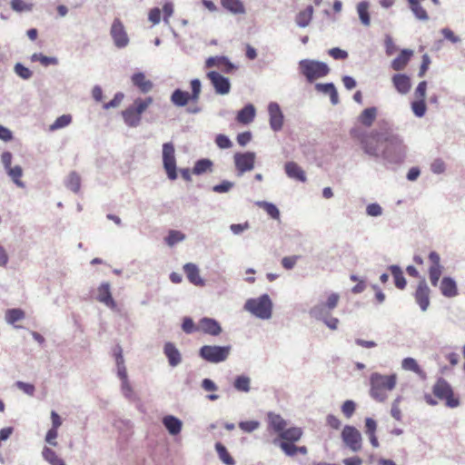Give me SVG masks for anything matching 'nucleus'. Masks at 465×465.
I'll return each instance as SVG.
<instances>
[{
	"label": "nucleus",
	"instance_id": "54",
	"mask_svg": "<svg viewBox=\"0 0 465 465\" xmlns=\"http://www.w3.org/2000/svg\"><path fill=\"white\" fill-rule=\"evenodd\" d=\"M182 329L187 334L199 331L198 324L196 325L190 317L183 318Z\"/></svg>",
	"mask_w": 465,
	"mask_h": 465
},
{
	"label": "nucleus",
	"instance_id": "11",
	"mask_svg": "<svg viewBox=\"0 0 465 465\" xmlns=\"http://www.w3.org/2000/svg\"><path fill=\"white\" fill-rule=\"evenodd\" d=\"M111 36L114 45L118 48L125 47L129 43V38L124 26L119 18H115L112 24L110 30Z\"/></svg>",
	"mask_w": 465,
	"mask_h": 465
},
{
	"label": "nucleus",
	"instance_id": "22",
	"mask_svg": "<svg viewBox=\"0 0 465 465\" xmlns=\"http://www.w3.org/2000/svg\"><path fill=\"white\" fill-rule=\"evenodd\" d=\"M395 89L401 94L409 93L411 87V79L403 74H396L391 78Z\"/></svg>",
	"mask_w": 465,
	"mask_h": 465
},
{
	"label": "nucleus",
	"instance_id": "25",
	"mask_svg": "<svg viewBox=\"0 0 465 465\" xmlns=\"http://www.w3.org/2000/svg\"><path fill=\"white\" fill-rule=\"evenodd\" d=\"M268 425L278 435L286 428V420L279 414L272 412L268 413Z\"/></svg>",
	"mask_w": 465,
	"mask_h": 465
},
{
	"label": "nucleus",
	"instance_id": "38",
	"mask_svg": "<svg viewBox=\"0 0 465 465\" xmlns=\"http://www.w3.org/2000/svg\"><path fill=\"white\" fill-rule=\"evenodd\" d=\"M339 301L340 295L338 293L332 292L327 297V301L323 304L318 307H314L312 312H318L323 309H328L329 311L333 310L338 305Z\"/></svg>",
	"mask_w": 465,
	"mask_h": 465
},
{
	"label": "nucleus",
	"instance_id": "31",
	"mask_svg": "<svg viewBox=\"0 0 465 465\" xmlns=\"http://www.w3.org/2000/svg\"><path fill=\"white\" fill-rule=\"evenodd\" d=\"M163 423L172 435H177L181 432L182 430V421L172 415L165 416L163 419Z\"/></svg>",
	"mask_w": 465,
	"mask_h": 465
},
{
	"label": "nucleus",
	"instance_id": "44",
	"mask_svg": "<svg viewBox=\"0 0 465 465\" xmlns=\"http://www.w3.org/2000/svg\"><path fill=\"white\" fill-rule=\"evenodd\" d=\"M213 163L209 159L198 160L193 169V173L196 175L203 174L206 172L212 171Z\"/></svg>",
	"mask_w": 465,
	"mask_h": 465
},
{
	"label": "nucleus",
	"instance_id": "46",
	"mask_svg": "<svg viewBox=\"0 0 465 465\" xmlns=\"http://www.w3.org/2000/svg\"><path fill=\"white\" fill-rule=\"evenodd\" d=\"M25 317V313L21 309H10L5 312L6 322L10 324H14L16 322L23 320Z\"/></svg>",
	"mask_w": 465,
	"mask_h": 465
},
{
	"label": "nucleus",
	"instance_id": "50",
	"mask_svg": "<svg viewBox=\"0 0 465 465\" xmlns=\"http://www.w3.org/2000/svg\"><path fill=\"white\" fill-rule=\"evenodd\" d=\"M184 239V234L179 231L171 230L168 233V236L165 238V242L169 246H173L175 243L183 241Z\"/></svg>",
	"mask_w": 465,
	"mask_h": 465
},
{
	"label": "nucleus",
	"instance_id": "62",
	"mask_svg": "<svg viewBox=\"0 0 465 465\" xmlns=\"http://www.w3.org/2000/svg\"><path fill=\"white\" fill-rule=\"evenodd\" d=\"M430 64V56L425 54L422 55V62H421V64H420V71H419V76L420 77H423L426 74V72L428 71L429 69V66Z\"/></svg>",
	"mask_w": 465,
	"mask_h": 465
},
{
	"label": "nucleus",
	"instance_id": "42",
	"mask_svg": "<svg viewBox=\"0 0 465 465\" xmlns=\"http://www.w3.org/2000/svg\"><path fill=\"white\" fill-rule=\"evenodd\" d=\"M390 270L394 278L395 286L398 289L403 290L406 287V280L401 268L396 265H392Z\"/></svg>",
	"mask_w": 465,
	"mask_h": 465
},
{
	"label": "nucleus",
	"instance_id": "57",
	"mask_svg": "<svg viewBox=\"0 0 465 465\" xmlns=\"http://www.w3.org/2000/svg\"><path fill=\"white\" fill-rule=\"evenodd\" d=\"M124 94L123 93H117L115 94L114 97L108 103H105L103 107L105 110H108L110 108H115L118 107L122 101L124 100Z\"/></svg>",
	"mask_w": 465,
	"mask_h": 465
},
{
	"label": "nucleus",
	"instance_id": "16",
	"mask_svg": "<svg viewBox=\"0 0 465 465\" xmlns=\"http://www.w3.org/2000/svg\"><path fill=\"white\" fill-rule=\"evenodd\" d=\"M199 331L212 335L218 336L222 332V327L220 323L212 318L203 317L198 322Z\"/></svg>",
	"mask_w": 465,
	"mask_h": 465
},
{
	"label": "nucleus",
	"instance_id": "36",
	"mask_svg": "<svg viewBox=\"0 0 465 465\" xmlns=\"http://www.w3.org/2000/svg\"><path fill=\"white\" fill-rule=\"evenodd\" d=\"M422 0H408L409 5L414 15L422 21L429 19L426 10L420 5Z\"/></svg>",
	"mask_w": 465,
	"mask_h": 465
},
{
	"label": "nucleus",
	"instance_id": "48",
	"mask_svg": "<svg viewBox=\"0 0 465 465\" xmlns=\"http://www.w3.org/2000/svg\"><path fill=\"white\" fill-rule=\"evenodd\" d=\"M257 204L258 206L262 208L272 219L280 218V212L273 203L267 202H259L257 203Z\"/></svg>",
	"mask_w": 465,
	"mask_h": 465
},
{
	"label": "nucleus",
	"instance_id": "39",
	"mask_svg": "<svg viewBox=\"0 0 465 465\" xmlns=\"http://www.w3.org/2000/svg\"><path fill=\"white\" fill-rule=\"evenodd\" d=\"M402 368L407 371H411L418 374L422 379L426 378V373L421 370V368L419 366L416 360L413 358H406L402 361L401 364Z\"/></svg>",
	"mask_w": 465,
	"mask_h": 465
},
{
	"label": "nucleus",
	"instance_id": "30",
	"mask_svg": "<svg viewBox=\"0 0 465 465\" xmlns=\"http://www.w3.org/2000/svg\"><path fill=\"white\" fill-rule=\"evenodd\" d=\"M440 292L446 297H454L458 294L457 285L454 280L444 277L440 282Z\"/></svg>",
	"mask_w": 465,
	"mask_h": 465
},
{
	"label": "nucleus",
	"instance_id": "63",
	"mask_svg": "<svg viewBox=\"0 0 465 465\" xmlns=\"http://www.w3.org/2000/svg\"><path fill=\"white\" fill-rule=\"evenodd\" d=\"M426 90H427V82L426 81H421L416 90H415V96L417 97V99H422V100H425V96H426Z\"/></svg>",
	"mask_w": 465,
	"mask_h": 465
},
{
	"label": "nucleus",
	"instance_id": "26",
	"mask_svg": "<svg viewBox=\"0 0 465 465\" xmlns=\"http://www.w3.org/2000/svg\"><path fill=\"white\" fill-rule=\"evenodd\" d=\"M223 8L233 15L245 14V6L241 0H221Z\"/></svg>",
	"mask_w": 465,
	"mask_h": 465
},
{
	"label": "nucleus",
	"instance_id": "27",
	"mask_svg": "<svg viewBox=\"0 0 465 465\" xmlns=\"http://www.w3.org/2000/svg\"><path fill=\"white\" fill-rule=\"evenodd\" d=\"M378 110L376 107L364 109L358 117L359 122L365 127H371L376 120Z\"/></svg>",
	"mask_w": 465,
	"mask_h": 465
},
{
	"label": "nucleus",
	"instance_id": "7",
	"mask_svg": "<svg viewBox=\"0 0 465 465\" xmlns=\"http://www.w3.org/2000/svg\"><path fill=\"white\" fill-rule=\"evenodd\" d=\"M302 74L309 82H313L318 78L327 75L330 72L328 65L322 62L313 60H302L299 63Z\"/></svg>",
	"mask_w": 465,
	"mask_h": 465
},
{
	"label": "nucleus",
	"instance_id": "12",
	"mask_svg": "<svg viewBox=\"0 0 465 465\" xmlns=\"http://www.w3.org/2000/svg\"><path fill=\"white\" fill-rule=\"evenodd\" d=\"M235 167L240 173L251 171L254 167L255 153L252 152L237 153L234 154Z\"/></svg>",
	"mask_w": 465,
	"mask_h": 465
},
{
	"label": "nucleus",
	"instance_id": "28",
	"mask_svg": "<svg viewBox=\"0 0 465 465\" xmlns=\"http://www.w3.org/2000/svg\"><path fill=\"white\" fill-rule=\"evenodd\" d=\"M278 444L287 456L292 457L295 456L297 453L306 455L308 452V450L305 446L297 447L294 445V442L280 441Z\"/></svg>",
	"mask_w": 465,
	"mask_h": 465
},
{
	"label": "nucleus",
	"instance_id": "17",
	"mask_svg": "<svg viewBox=\"0 0 465 465\" xmlns=\"http://www.w3.org/2000/svg\"><path fill=\"white\" fill-rule=\"evenodd\" d=\"M270 125L273 131H279L283 125V115L278 104L271 103L268 106Z\"/></svg>",
	"mask_w": 465,
	"mask_h": 465
},
{
	"label": "nucleus",
	"instance_id": "56",
	"mask_svg": "<svg viewBox=\"0 0 465 465\" xmlns=\"http://www.w3.org/2000/svg\"><path fill=\"white\" fill-rule=\"evenodd\" d=\"M355 403L352 401L348 400L341 405V411L346 418H351L355 411Z\"/></svg>",
	"mask_w": 465,
	"mask_h": 465
},
{
	"label": "nucleus",
	"instance_id": "14",
	"mask_svg": "<svg viewBox=\"0 0 465 465\" xmlns=\"http://www.w3.org/2000/svg\"><path fill=\"white\" fill-rule=\"evenodd\" d=\"M429 259L431 263L429 269L430 281L433 286H437L442 273L440 258L436 252H430L429 254Z\"/></svg>",
	"mask_w": 465,
	"mask_h": 465
},
{
	"label": "nucleus",
	"instance_id": "4",
	"mask_svg": "<svg viewBox=\"0 0 465 465\" xmlns=\"http://www.w3.org/2000/svg\"><path fill=\"white\" fill-rule=\"evenodd\" d=\"M192 94L188 92L183 91L181 89H176L173 92L171 95V102L179 107L185 106L189 102L197 103L200 99V94L202 91V84L199 79H193L190 82Z\"/></svg>",
	"mask_w": 465,
	"mask_h": 465
},
{
	"label": "nucleus",
	"instance_id": "13",
	"mask_svg": "<svg viewBox=\"0 0 465 465\" xmlns=\"http://www.w3.org/2000/svg\"><path fill=\"white\" fill-rule=\"evenodd\" d=\"M207 77L213 85L216 94H227L230 92L231 84L228 78L223 76L221 74L215 71L207 73Z\"/></svg>",
	"mask_w": 465,
	"mask_h": 465
},
{
	"label": "nucleus",
	"instance_id": "3",
	"mask_svg": "<svg viewBox=\"0 0 465 465\" xmlns=\"http://www.w3.org/2000/svg\"><path fill=\"white\" fill-rule=\"evenodd\" d=\"M153 103V98L152 96L145 98L138 97L134 99L133 104L122 112V116L124 123L129 127L138 126L142 120V114L149 108Z\"/></svg>",
	"mask_w": 465,
	"mask_h": 465
},
{
	"label": "nucleus",
	"instance_id": "55",
	"mask_svg": "<svg viewBox=\"0 0 465 465\" xmlns=\"http://www.w3.org/2000/svg\"><path fill=\"white\" fill-rule=\"evenodd\" d=\"M11 7L16 12L32 10V5L25 3L24 0H12Z\"/></svg>",
	"mask_w": 465,
	"mask_h": 465
},
{
	"label": "nucleus",
	"instance_id": "35",
	"mask_svg": "<svg viewBox=\"0 0 465 465\" xmlns=\"http://www.w3.org/2000/svg\"><path fill=\"white\" fill-rule=\"evenodd\" d=\"M313 7L308 5L304 10L300 11L296 15L295 21L300 27H306L312 21Z\"/></svg>",
	"mask_w": 465,
	"mask_h": 465
},
{
	"label": "nucleus",
	"instance_id": "43",
	"mask_svg": "<svg viewBox=\"0 0 465 465\" xmlns=\"http://www.w3.org/2000/svg\"><path fill=\"white\" fill-rule=\"evenodd\" d=\"M43 457L51 465H65L64 461L50 448L45 447L43 450Z\"/></svg>",
	"mask_w": 465,
	"mask_h": 465
},
{
	"label": "nucleus",
	"instance_id": "15",
	"mask_svg": "<svg viewBox=\"0 0 465 465\" xmlns=\"http://www.w3.org/2000/svg\"><path fill=\"white\" fill-rule=\"evenodd\" d=\"M430 290L425 281L422 280L420 282L415 291L414 298L423 312L426 311L430 305Z\"/></svg>",
	"mask_w": 465,
	"mask_h": 465
},
{
	"label": "nucleus",
	"instance_id": "23",
	"mask_svg": "<svg viewBox=\"0 0 465 465\" xmlns=\"http://www.w3.org/2000/svg\"><path fill=\"white\" fill-rule=\"evenodd\" d=\"M163 352L168 362L172 367H175L182 361V356L179 350L172 342H166L163 347Z\"/></svg>",
	"mask_w": 465,
	"mask_h": 465
},
{
	"label": "nucleus",
	"instance_id": "29",
	"mask_svg": "<svg viewBox=\"0 0 465 465\" xmlns=\"http://www.w3.org/2000/svg\"><path fill=\"white\" fill-rule=\"evenodd\" d=\"M285 172L291 178L296 179L301 182L306 181L304 171L294 162H288L285 164Z\"/></svg>",
	"mask_w": 465,
	"mask_h": 465
},
{
	"label": "nucleus",
	"instance_id": "41",
	"mask_svg": "<svg viewBox=\"0 0 465 465\" xmlns=\"http://www.w3.org/2000/svg\"><path fill=\"white\" fill-rule=\"evenodd\" d=\"M66 187L74 193H78L81 188V177L76 172H71L65 182Z\"/></svg>",
	"mask_w": 465,
	"mask_h": 465
},
{
	"label": "nucleus",
	"instance_id": "1",
	"mask_svg": "<svg viewBox=\"0 0 465 465\" xmlns=\"http://www.w3.org/2000/svg\"><path fill=\"white\" fill-rule=\"evenodd\" d=\"M350 135L360 143L363 152L371 157H381L394 163H401L405 157L406 145L403 140L387 123L371 132L354 127L350 130Z\"/></svg>",
	"mask_w": 465,
	"mask_h": 465
},
{
	"label": "nucleus",
	"instance_id": "2",
	"mask_svg": "<svg viewBox=\"0 0 465 465\" xmlns=\"http://www.w3.org/2000/svg\"><path fill=\"white\" fill-rule=\"evenodd\" d=\"M371 395L378 401H384L387 399V392L395 388L397 382L396 374L381 375L372 373L370 379Z\"/></svg>",
	"mask_w": 465,
	"mask_h": 465
},
{
	"label": "nucleus",
	"instance_id": "8",
	"mask_svg": "<svg viewBox=\"0 0 465 465\" xmlns=\"http://www.w3.org/2000/svg\"><path fill=\"white\" fill-rule=\"evenodd\" d=\"M230 350V346L204 345L200 349V356L209 362L217 363L228 358Z\"/></svg>",
	"mask_w": 465,
	"mask_h": 465
},
{
	"label": "nucleus",
	"instance_id": "33",
	"mask_svg": "<svg viewBox=\"0 0 465 465\" xmlns=\"http://www.w3.org/2000/svg\"><path fill=\"white\" fill-rule=\"evenodd\" d=\"M255 116V108L252 104L244 106L238 112L237 121L241 124H247L253 121Z\"/></svg>",
	"mask_w": 465,
	"mask_h": 465
},
{
	"label": "nucleus",
	"instance_id": "34",
	"mask_svg": "<svg viewBox=\"0 0 465 465\" xmlns=\"http://www.w3.org/2000/svg\"><path fill=\"white\" fill-rule=\"evenodd\" d=\"M315 88L317 91L328 94L332 104L339 103V95L333 84H317Z\"/></svg>",
	"mask_w": 465,
	"mask_h": 465
},
{
	"label": "nucleus",
	"instance_id": "24",
	"mask_svg": "<svg viewBox=\"0 0 465 465\" xmlns=\"http://www.w3.org/2000/svg\"><path fill=\"white\" fill-rule=\"evenodd\" d=\"M206 67H218L226 73L232 72L234 68L233 64L223 56H213L209 57L205 62Z\"/></svg>",
	"mask_w": 465,
	"mask_h": 465
},
{
	"label": "nucleus",
	"instance_id": "51",
	"mask_svg": "<svg viewBox=\"0 0 465 465\" xmlns=\"http://www.w3.org/2000/svg\"><path fill=\"white\" fill-rule=\"evenodd\" d=\"M411 109L418 117H422L426 113L425 100L418 99L411 104Z\"/></svg>",
	"mask_w": 465,
	"mask_h": 465
},
{
	"label": "nucleus",
	"instance_id": "18",
	"mask_svg": "<svg viewBox=\"0 0 465 465\" xmlns=\"http://www.w3.org/2000/svg\"><path fill=\"white\" fill-rule=\"evenodd\" d=\"M132 83L143 94H147L153 88V83L147 79L143 73H135L132 75Z\"/></svg>",
	"mask_w": 465,
	"mask_h": 465
},
{
	"label": "nucleus",
	"instance_id": "60",
	"mask_svg": "<svg viewBox=\"0 0 465 465\" xmlns=\"http://www.w3.org/2000/svg\"><path fill=\"white\" fill-rule=\"evenodd\" d=\"M215 143L221 149H227L232 145L231 140L224 134H218L216 136Z\"/></svg>",
	"mask_w": 465,
	"mask_h": 465
},
{
	"label": "nucleus",
	"instance_id": "47",
	"mask_svg": "<svg viewBox=\"0 0 465 465\" xmlns=\"http://www.w3.org/2000/svg\"><path fill=\"white\" fill-rule=\"evenodd\" d=\"M72 116L70 114H63L59 116L54 124L49 126L50 131H55L70 124Z\"/></svg>",
	"mask_w": 465,
	"mask_h": 465
},
{
	"label": "nucleus",
	"instance_id": "53",
	"mask_svg": "<svg viewBox=\"0 0 465 465\" xmlns=\"http://www.w3.org/2000/svg\"><path fill=\"white\" fill-rule=\"evenodd\" d=\"M14 70H15V73L19 77H21L22 79H25V80H27V79L31 78V77H32V75H33L32 71H31L29 68H27V67L24 66V65H23L22 64H20V63H17V64L15 65Z\"/></svg>",
	"mask_w": 465,
	"mask_h": 465
},
{
	"label": "nucleus",
	"instance_id": "64",
	"mask_svg": "<svg viewBox=\"0 0 465 465\" xmlns=\"http://www.w3.org/2000/svg\"><path fill=\"white\" fill-rule=\"evenodd\" d=\"M58 436V429H54V428H51L47 433H46V436H45V440L53 445V446H56L57 445V442H56V438Z\"/></svg>",
	"mask_w": 465,
	"mask_h": 465
},
{
	"label": "nucleus",
	"instance_id": "6",
	"mask_svg": "<svg viewBox=\"0 0 465 465\" xmlns=\"http://www.w3.org/2000/svg\"><path fill=\"white\" fill-rule=\"evenodd\" d=\"M244 308L261 319H269L272 316V304L267 294H263L257 299H249Z\"/></svg>",
	"mask_w": 465,
	"mask_h": 465
},
{
	"label": "nucleus",
	"instance_id": "52",
	"mask_svg": "<svg viewBox=\"0 0 465 465\" xmlns=\"http://www.w3.org/2000/svg\"><path fill=\"white\" fill-rule=\"evenodd\" d=\"M7 172H8V174L11 176L12 180L18 186H20V187L24 186L23 183L20 181V178L22 177V174H23V171L20 166L10 167L9 169H7Z\"/></svg>",
	"mask_w": 465,
	"mask_h": 465
},
{
	"label": "nucleus",
	"instance_id": "49",
	"mask_svg": "<svg viewBox=\"0 0 465 465\" xmlns=\"http://www.w3.org/2000/svg\"><path fill=\"white\" fill-rule=\"evenodd\" d=\"M233 385L237 391L247 392L250 391V379L246 376H238Z\"/></svg>",
	"mask_w": 465,
	"mask_h": 465
},
{
	"label": "nucleus",
	"instance_id": "32",
	"mask_svg": "<svg viewBox=\"0 0 465 465\" xmlns=\"http://www.w3.org/2000/svg\"><path fill=\"white\" fill-rule=\"evenodd\" d=\"M97 300L107 306H114V301L112 297L110 291V284L105 282L102 283L98 288V296Z\"/></svg>",
	"mask_w": 465,
	"mask_h": 465
},
{
	"label": "nucleus",
	"instance_id": "37",
	"mask_svg": "<svg viewBox=\"0 0 465 465\" xmlns=\"http://www.w3.org/2000/svg\"><path fill=\"white\" fill-rule=\"evenodd\" d=\"M370 5L367 1L360 2L357 5V12L360 17L361 24L365 26H369L371 25V17L369 14Z\"/></svg>",
	"mask_w": 465,
	"mask_h": 465
},
{
	"label": "nucleus",
	"instance_id": "21",
	"mask_svg": "<svg viewBox=\"0 0 465 465\" xmlns=\"http://www.w3.org/2000/svg\"><path fill=\"white\" fill-rule=\"evenodd\" d=\"M413 55V51L410 49H403L399 55L391 61V66L394 71H401L405 69L411 58Z\"/></svg>",
	"mask_w": 465,
	"mask_h": 465
},
{
	"label": "nucleus",
	"instance_id": "10",
	"mask_svg": "<svg viewBox=\"0 0 465 465\" xmlns=\"http://www.w3.org/2000/svg\"><path fill=\"white\" fill-rule=\"evenodd\" d=\"M341 439L352 451H359L362 447L361 432L353 426L346 425L341 431Z\"/></svg>",
	"mask_w": 465,
	"mask_h": 465
},
{
	"label": "nucleus",
	"instance_id": "40",
	"mask_svg": "<svg viewBox=\"0 0 465 465\" xmlns=\"http://www.w3.org/2000/svg\"><path fill=\"white\" fill-rule=\"evenodd\" d=\"M215 450L219 456V459L226 465H234L235 460L230 455L229 451L223 446L221 442L215 443Z\"/></svg>",
	"mask_w": 465,
	"mask_h": 465
},
{
	"label": "nucleus",
	"instance_id": "20",
	"mask_svg": "<svg viewBox=\"0 0 465 465\" xmlns=\"http://www.w3.org/2000/svg\"><path fill=\"white\" fill-rule=\"evenodd\" d=\"M183 271L191 283L200 287L204 285V281L200 276V271L194 263H186L183 266Z\"/></svg>",
	"mask_w": 465,
	"mask_h": 465
},
{
	"label": "nucleus",
	"instance_id": "45",
	"mask_svg": "<svg viewBox=\"0 0 465 465\" xmlns=\"http://www.w3.org/2000/svg\"><path fill=\"white\" fill-rule=\"evenodd\" d=\"M31 61L39 62L44 66L55 65L58 64L57 58L46 56L41 53L32 54Z\"/></svg>",
	"mask_w": 465,
	"mask_h": 465
},
{
	"label": "nucleus",
	"instance_id": "5",
	"mask_svg": "<svg viewBox=\"0 0 465 465\" xmlns=\"http://www.w3.org/2000/svg\"><path fill=\"white\" fill-rule=\"evenodd\" d=\"M432 392L436 398L444 401L446 406L456 408L460 405V400L455 397L450 384L443 378H439L432 387Z\"/></svg>",
	"mask_w": 465,
	"mask_h": 465
},
{
	"label": "nucleus",
	"instance_id": "9",
	"mask_svg": "<svg viewBox=\"0 0 465 465\" xmlns=\"http://www.w3.org/2000/svg\"><path fill=\"white\" fill-rule=\"evenodd\" d=\"M163 165L167 177L173 181L177 178L175 149L173 143L163 144Z\"/></svg>",
	"mask_w": 465,
	"mask_h": 465
},
{
	"label": "nucleus",
	"instance_id": "58",
	"mask_svg": "<svg viewBox=\"0 0 465 465\" xmlns=\"http://www.w3.org/2000/svg\"><path fill=\"white\" fill-rule=\"evenodd\" d=\"M260 426V423L256 420H246V421H241L239 423V427L241 430H242L245 432H252L258 429Z\"/></svg>",
	"mask_w": 465,
	"mask_h": 465
},
{
	"label": "nucleus",
	"instance_id": "59",
	"mask_svg": "<svg viewBox=\"0 0 465 465\" xmlns=\"http://www.w3.org/2000/svg\"><path fill=\"white\" fill-rule=\"evenodd\" d=\"M299 259L300 256L298 255L283 257L282 260V265L284 269L291 270L295 266Z\"/></svg>",
	"mask_w": 465,
	"mask_h": 465
},
{
	"label": "nucleus",
	"instance_id": "19",
	"mask_svg": "<svg viewBox=\"0 0 465 465\" xmlns=\"http://www.w3.org/2000/svg\"><path fill=\"white\" fill-rule=\"evenodd\" d=\"M302 430L299 427H291L289 429H284L279 435L278 439L274 440V444L278 443V440L280 441H290L296 442L301 440L302 436Z\"/></svg>",
	"mask_w": 465,
	"mask_h": 465
},
{
	"label": "nucleus",
	"instance_id": "61",
	"mask_svg": "<svg viewBox=\"0 0 465 465\" xmlns=\"http://www.w3.org/2000/svg\"><path fill=\"white\" fill-rule=\"evenodd\" d=\"M329 54L336 60H344L348 57V53L338 47H334L329 50Z\"/></svg>",
	"mask_w": 465,
	"mask_h": 465
}]
</instances>
